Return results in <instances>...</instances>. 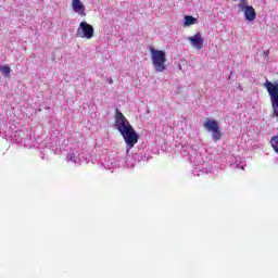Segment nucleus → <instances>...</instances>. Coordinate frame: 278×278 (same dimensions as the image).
<instances>
[{
	"instance_id": "f257e3e1",
	"label": "nucleus",
	"mask_w": 278,
	"mask_h": 278,
	"mask_svg": "<svg viewBox=\"0 0 278 278\" xmlns=\"http://www.w3.org/2000/svg\"><path fill=\"white\" fill-rule=\"evenodd\" d=\"M115 123H116V129L119 131V134L123 136L126 142V153H129V150L134 149V147L138 144L140 135L136 132V129H134V126L129 124V121H127L125 115H123L118 109H116V112H115Z\"/></svg>"
},
{
	"instance_id": "f03ea898",
	"label": "nucleus",
	"mask_w": 278,
	"mask_h": 278,
	"mask_svg": "<svg viewBox=\"0 0 278 278\" xmlns=\"http://www.w3.org/2000/svg\"><path fill=\"white\" fill-rule=\"evenodd\" d=\"M184 155H188L191 164H193L192 173L195 177H201L204 173H212L210 163L205 162L201 152L197 150V146H185L182 147Z\"/></svg>"
},
{
	"instance_id": "7ed1b4c3",
	"label": "nucleus",
	"mask_w": 278,
	"mask_h": 278,
	"mask_svg": "<svg viewBox=\"0 0 278 278\" xmlns=\"http://www.w3.org/2000/svg\"><path fill=\"white\" fill-rule=\"evenodd\" d=\"M150 53L155 73H164L166 71V52L151 47Z\"/></svg>"
},
{
	"instance_id": "20e7f679",
	"label": "nucleus",
	"mask_w": 278,
	"mask_h": 278,
	"mask_svg": "<svg viewBox=\"0 0 278 278\" xmlns=\"http://www.w3.org/2000/svg\"><path fill=\"white\" fill-rule=\"evenodd\" d=\"M8 140H10V142H16L26 149H31V147H34V139L29 137L27 130L14 131L11 134Z\"/></svg>"
},
{
	"instance_id": "39448f33",
	"label": "nucleus",
	"mask_w": 278,
	"mask_h": 278,
	"mask_svg": "<svg viewBox=\"0 0 278 278\" xmlns=\"http://www.w3.org/2000/svg\"><path fill=\"white\" fill-rule=\"evenodd\" d=\"M264 88H266L269 94L274 116L278 118V83H270L269 80H266Z\"/></svg>"
},
{
	"instance_id": "423d86ee",
	"label": "nucleus",
	"mask_w": 278,
	"mask_h": 278,
	"mask_svg": "<svg viewBox=\"0 0 278 278\" xmlns=\"http://www.w3.org/2000/svg\"><path fill=\"white\" fill-rule=\"evenodd\" d=\"M204 128L206 131L212 132L213 142H218V140L223 138V132L220 131V125L218 124V122L206 118V121L204 122Z\"/></svg>"
},
{
	"instance_id": "0eeeda50",
	"label": "nucleus",
	"mask_w": 278,
	"mask_h": 278,
	"mask_svg": "<svg viewBox=\"0 0 278 278\" xmlns=\"http://www.w3.org/2000/svg\"><path fill=\"white\" fill-rule=\"evenodd\" d=\"M75 38H86L87 40L94 38V27L88 24V22H80Z\"/></svg>"
},
{
	"instance_id": "6e6552de",
	"label": "nucleus",
	"mask_w": 278,
	"mask_h": 278,
	"mask_svg": "<svg viewBox=\"0 0 278 278\" xmlns=\"http://www.w3.org/2000/svg\"><path fill=\"white\" fill-rule=\"evenodd\" d=\"M188 41L190 42L191 47H193V49H195L197 51H201V49H203L205 39H203L201 33H197L191 37H188Z\"/></svg>"
},
{
	"instance_id": "1a4fd4ad",
	"label": "nucleus",
	"mask_w": 278,
	"mask_h": 278,
	"mask_svg": "<svg viewBox=\"0 0 278 278\" xmlns=\"http://www.w3.org/2000/svg\"><path fill=\"white\" fill-rule=\"evenodd\" d=\"M102 166L108 170H112V168H121V166H123V161L109 156L102 162Z\"/></svg>"
},
{
	"instance_id": "9d476101",
	"label": "nucleus",
	"mask_w": 278,
	"mask_h": 278,
	"mask_svg": "<svg viewBox=\"0 0 278 278\" xmlns=\"http://www.w3.org/2000/svg\"><path fill=\"white\" fill-rule=\"evenodd\" d=\"M66 160L67 162H72V164H79L81 162L78 146L71 148L70 152L66 155Z\"/></svg>"
},
{
	"instance_id": "9b49d317",
	"label": "nucleus",
	"mask_w": 278,
	"mask_h": 278,
	"mask_svg": "<svg viewBox=\"0 0 278 278\" xmlns=\"http://www.w3.org/2000/svg\"><path fill=\"white\" fill-rule=\"evenodd\" d=\"M72 9L75 14H78L79 16H86V5H84L81 0H72Z\"/></svg>"
},
{
	"instance_id": "f8f14e48",
	"label": "nucleus",
	"mask_w": 278,
	"mask_h": 278,
	"mask_svg": "<svg viewBox=\"0 0 278 278\" xmlns=\"http://www.w3.org/2000/svg\"><path fill=\"white\" fill-rule=\"evenodd\" d=\"M240 12H243L245 21L253 22L255 21L257 13H255V9L251 5L247 7L245 9H241Z\"/></svg>"
},
{
	"instance_id": "ddd939ff",
	"label": "nucleus",
	"mask_w": 278,
	"mask_h": 278,
	"mask_svg": "<svg viewBox=\"0 0 278 278\" xmlns=\"http://www.w3.org/2000/svg\"><path fill=\"white\" fill-rule=\"evenodd\" d=\"M190 25H197V18L191 15H186L184 26L190 27Z\"/></svg>"
},
{
	"instance_id": "4468645a",
	"label": "nucleus",
	"mask_w": 278,
	"mask_h": 278,
	"mask_svg": "<svg viewBox=\"0 0 278 278\" xmlns=\"http://www.w3.org/2000/svg\"><path fill=\"white\" fill-rule=\"evenodd\" d=\"M269 144L275 153H278V135H275L270 138Z\"/></svg>"
},
{
	"instance_id": "2eb2a0df",
	"label": "nucleus",
	"mask_w": 278,
	"mask_h": 278,
	"mask_svg": "<svg viewBox=\"0 0 278 278\" xmlns=\"http://www.w3.org/2000/svg\"><path fill=\"white\" fill-rule=\"evenodd\" d=\"M132 160L135 162H148L147 156L140 154V153H135L132 156Z\"/></svg>"
},
{
	"instance_id": "dca6fc26",
	"label": "nucleus",
	"mask_w": 278,
	"mask_h": 278,
	"mask_svg": "<svg viewBox=\"0 0 278 278\" xmlns=\"http://www.w3.org/2000/svg\"><path fill=\"white\" fill-rule=\"evenodd\" d=\"M238 8H239V12L241 10H244L245 8H249V0H239Z\"/></svg>"
},
{
	"instance_id": "f3484780",
	"label": "nucleus",
	"mask_w": 278,
	"mask_h": 278,
	"mask_svg": "<svg viewBox=\"0 0 278 278\" xmlns=\"http://www.w3.org/2000/svg\"><path fill=\"white\" fill-rule=\"evenodd\" d=\"M11 71L12 70L8 65L0 66V72L2 73V75L8 76V75H10Z\"/></svg>"
},
{
	"instance_id": "a211bd4d",
	"label": "nucleus",
	"mask_w": 278,
	"mask_h": 278,
	"mask_svg": "<svg viewBox=\"0 0 278 278\" xmlns=\"http://www.w3.org/2000/svg\"><path fill=\"white\" fill-rule=\"evenodd\" d=\"M136 166V164H131L129 163V156L127 157V161H126V167L127 168H134Z\"/></svg>"
},
{
	"instance_id": "6ab92c4d",
	"label": "nucleus",
	"mask_w": 278,
	"mask_h": 278,
	"mask_svg": "<svg viewBox=\"0 0 278 278\" xmlns=\"http://www.w3.org/2000/svg\"><path fill=\"white\" fill-rule=\"evenodd\" d=\"M108 83L111 84V85L114 84V80L112 79V77L108 78Z\"/></svg>"
},
{
	"instance_id": "aec40b11",
	"label": "nucleus",
	"mask_w": 278,
	"mask_h": 278,
	"mask_svg": "<svg viewBox=\"0 0 278 278\" xmlns=\"http://www.w3.org/2000/svg\"><path fill=\"white\" fill-rule=\"evenodd\" d=\"M40 156H41V160H48V157H45L43 153H41Z\"/></svg>"
},
{
	"instance_id": "412c9836",
	"label": "nucleus",
	"mask_w": 278,
	"mask_h": 278,
	"mask_svg": "<svg viewBox=\"0 0 278 278\" xmlns=\"http://www.w3.org/2000/svg\"><path fill=\"white\" fill-rule=\"evenodd\" d=\"M275 164H278V157L275 159Z\"/></svg>"
},
{
	"instance_id": "4be33fe9",
	"label": "nucleus",
	"mask_w": 278,
	"mask_h": 278,
	"mask_svg": "<svg viewBox=\"0 0 278 278\" xmlns=\"http://www.w3.org/2000/svg\"><path fill=\"white\" fill-rule=\"evenodd\" d=\"M240 168H241L242 170H244V165H241Z\"/></svg>"
}]
</instances>
